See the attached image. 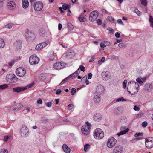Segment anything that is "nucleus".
I'll return each mask as SVG.
<instances>
[{"label":"nucleus","instance_id":"nucleus-44","mask_svg":"<svg viewBox=\"0 0 153 153\" xmlns=\"http://www.w3.org/2000/svg\"><path fill=\"white\" fill-rule=\"evenodd\" d=\"M69 78V76H68L65 79H64L59 84V85H61L65 83V82L67 81V79Z\"/></svg>","mask_w":153,"mask_h":153},{"label":"nucleus","instance_id":"nucleus-51","mask_svg":"<svg viewBox=\"0 0 153 153\" xmlns=\"http://www.w3.org/2000/svg\"><path fill=\"white\" fill-rule=\"evenodd\" d=\"M136 81L138 83L140 84H142L143 83V81L139 78H138L136 79Z\"/></svg>","mask_w":153,"mask_h":153},{"label":"nucleus","instance_id":"nucleus-36","mask_svg":"<svg viewBox=\"0 0 153 153\" xmlns=\"http://www.w3.org/2000/svg\"><path fill=\"white\" fill-rule=\"evenodd\" d=\"M140 1L142 5H144L145 6H147V1L146 0H140Z\"/></svg>","mask_w":153,"mask_h":153},{"label":"nucleus","instance_id":"nucleus-39","mask_svg":"<svg viewBox=\"0 0 153 153\" xmlns=\"http://www.w3.org/2000/svg\"><path fill=\"white\" fill-rule=\"evenodd\" d=\"M79 19L80 22H83L85 21V19L82 15L80 16L78 18Z\"/></svg>","mask_w":153,"mask_h":153},{"label":"nucleus","instance_id":"nucleus-61","mask_svg":"<svg viewBox=\"0 0 153 153\" xmlns=\"http://www.w3.org/2000/svg\"><path fill=\"white\" fill-rule=\"evenodd\" d=\"M108 30L110 31V33H113L114 32V30L112 28H108Z\"/></svg>","mask_w":153,"mask_h":153},{"label":"nucleus","instance_id":"nucleus-30","mask_svg":"<svg viewBox=\"0 0 153 153\" xmlns=\"http://www.w3.org/2000/svg\"><path fill=\"white\" fill-rule=\"evenodd\" d=\"M128 129L126 128L124 130L121 131L119 133H117V134L118 135V136H120L125 134L126 133L128 132Z\"/></svg>","mask_w":153,"mask_h":153},{"label":"nucleus","instance_id":"nucleus-64","mask_svg":"<svg viewBox=\"0 0 153 153\" xmlns=\"http://www.w3.org/2000/svg\"><path fill=\"white\" fill-rule=\"evenodd\" d=\"M62 7L63 9L65 10L67 9L68 7L67 5H62Z\"/></svg>","mask_w":153,"mask_h":153},{"label":"nucleus","instance_id":"nucleus-5","mask_svg":"<svg viewBox=\"0 0 153 153\" xmlns=\"http://www.w3.org/2000/svg\"><path fill=\"white\" fill-rule=\"evenodd\" d=\"M117 143L116 140L114 137H111L108 140L106 145L109 148H112Z\"/></svg>","mask_w":153,"mask_h":153},{"label":"nucleus","instance_id":"nucleus-2","mask_svg":"<svg viewBox=\"0 0 153 153\" xmlns=\"http://www.w3.org/2000/svg\"><path fill=\"white\" fill-rule=\"evenodd\" d=\"M25 38L29 41H33L35 39L34 33L29 31L28 29H27L25 31Z\"/></svg>","mask_w":153,"mask_h":153},{"label":"nucleus","instance_id":"nucleus-57","mask_svg":"<svg viewBox=\"0 0 153 153\" xmlns=\"http://www.w3.org/2000/svg\"><path fill=\"white\" fill-rule=\"evenodd\" d=\"M92 74L91 73H89L88 75V79H91L92 77Z\"/></svg>","mask_w":153,"mask_h":153},{"label":"nucleus","instance_id":"nucleus-15","mask_svg":"<svg viewBox=\"0 0 153 153\" xmlns=\"http://www.w3.org/2000/svg\"><path fill=\"white\" fill-rule=\"evenodd\" d=\"M7 6L8 9L10 10H13L15 9L16 5L14 2L11 1L7 3Z\"/></svg>","mask_w":153,"mask_h":153},{"label":"nucleus","instance_id":"nucleus-4","mask_svg":"<svg viewBox=\"0 0 153 153\" xmlns=\"http://www.w3.org/2000/svg\"><path fill=\"white\" fill-rule=\"evenodd\" d=\"M145 146L148 149L153 147V137H149L145 140Z\"/></svg>","mask_w":153,"mask_h":153},{"label":"nucleus","instance_id":"nucleus-46","mask_svg":"<svg viewBox=\"0 0 153 153\" xmlns=\"http://www.w3.org/2000/svg\"><path fill=\"white\" fill-rule=\"evenodd\" d=\"M125 101L126 100H125L123 97H120L119 98L116 100V102H117L119 101Z\"/></svg>","mask_w":153,"mask_h":153},{"label":"nucleus","instance_id":"nucleus-17","mask_svg":"<svg viewBox=\"0 0 153 153\" xmlns=\"http://www.w3.org/2000/svg\"><path fill=\"white\" fill-rule=\"evenodd\" d=\"M105 90L104 87L101 85H98L96 88V92L100 94H102L105 92Z\"/></svg>","mask_w":153,"mask_h":153},{"label":"nucleus","instance_id":"nucleus-40","mask_svg":"<svg viewBox=\"0 0 153 153\" xmlns=\"http://www.w3.org/2000/svg\"><path fill=\"white\" fill-rule=\"evenodd\" d=\"M8 86L7 84H4L0 85V89H4L7 88Z\"/></svg>","mask_w":153,"mask_h":153},{"label":"nucleus","instance_id":"nucleus-37","mask_svg":"<svg viewBox=\"0 0 153 153\" xmlns=\"http://www.w3.org/2000/svg\"><path fill=\"white\" fill-rule=\"evenodd\" d=\"M134 12L137 15L140 16L141 15V12L139 10L136 8H135Z\"/></svg>","mask_w":153,"mask_h":153},{"label":"nucleus","instance_id":"nucleus-42","mask_svg":"<svg viewBox=\"0 0 153 153\" xmlns=\"http://www.w3.org/2000/svg\"><path fill=\"white\" fill-rule=\"evenodd\" d=\"M34 84V83L33 82H32L30 84L26 86L25 87H24V88H26V89H27V88H31L33 86Z\"/></svg>","mask_w":153,"mask_h":153},{"label":"nucleus","instance_id":"nucleus-13","mask_svg":"<svg viewBox=\"0 0 153 153\" xmlns=\"http://www.w3.org/2000/svg\"><path fill=\"white\" fill-rule=\"evenodd\" d=\"M43 4L40 1L36 2L34 4V10L37 11H39L41 10L43 8Z\"/></svg>","mask_w":153,"mask_h":153},{"label":"nucleus","instance_id":"nucleus-34","mask_svg":"<svg viewBox=\"0 0 153 153\" xmlns=\"http://www.w3.org/2000/svg\"><path fill=\"white\" fill-rule=\"evenodd\" d=\"M5 43L3 39L0 38V48H3Z\"/></svg>","mask_w":153,"mask_h":153},{"label":"nucleus","instance_id":"nucleus-7","mask_svg":"<svg viewBox=\"0 0 153 153\" xmlns=\"http://www.w3.org/2000/svg\"><path fill=\"white\" fill-rule=\"evenodd\" d=\"M131 82H129L128 83L127 89L129 94H131L132 95H134L138 92V89L134 87H131V88H129V85H131Z\"/></svg>","mask_w":153,"mask_h":153},{"label":"nucleus","instance_id":"nucleus-60","mask_svg":"<svg viewBox=\"0 0 153 153\" xmlns=\"http://www.w3.org/2000/svg\"><path fill=\"white\" fill-rule=\"evenodd\" d=\"M117 22L119 24H121L122 25H124V24H123V22L120 19H119L117 20Z\"/></svg>","mask_w":153,"mask_h":153},{"label":"nucleus","instance_id":"nucleus-62","mask_svg":"<svg viewBox=\"0 0 153 153\" xmlns=\"http://www.w3.org/2000/svg\"><path fill=\"white\" fill-rule=\"evenodd\" d=\"M3 6V2L1 0H0V9Z\"/></svg>","mask_w":153,"mask_h":153},{"label":"nucleus","instance_id":"nucleus-43","mask_svg":"<svg viewBox=\"0 0 153 153\" xmlns=\"http://www.w3.org/2000/svg\"><path fill=\"white\" fill-rule=\"evenodd\" d=\"M111 59H114L116 60H117L119 59V57L118 56H116L114 55H112L111 56Z\"/></svg>","mask_w":153,"mask_h":153},{"label":"nucleus","instance_id":"nucleus-49","mask_svg":"<svg viewBox=\"0 0 153 153\" xmlns=\"http://www.w3.org/2000/svg\"><path fill=\"white\" fill-rule=\"evenodd\" d=\"M143 135V133H137L135 134L134 136L135 137H137L139 136H142Z\"/></svg>","mask_w":153,"mask_h":153},{"label":"nucleus","instance_id":"nucleus-23","mask_svg":"<svg viewBox=\"0 0 153 153\" xmlns=\"http://www.w3.org/2000/svg\"><path fill=\"white\" fill-rule=\"evenodd\" d=\"M110 45V43L108 41H104L101 42L100 44L101 48H104L107 46H108Z\"/></svg>","mask_w":153,"mask_h":153},{"label":"nucleus","instance_id":"nucleus-63","mask_svg":"<svg viewBox=\"0 0 153 153\" xmlns=\"http://www.w3.org/2000/svg\"><path fill=\"white\" fill-rule=\"evenodd\" d=\"M115 36L117 38H119L120 36V34L118 32H116L115 34Z\"/></svg>","mask_w":153,"mask_h":153},{"label":"nucleus","instance_id":"nucleus-16","mask_svg":"<svg viewBox=\"0 0 153 153\" xmlns=\"http://www.w3.org/2000/svg\"><path fill=\"white\" fill-rule=\"evenodd\" d=\"M98 16L97 12L96 11L92 12L90 14L89 20L91 21H94Z\"/></svg>","mask_w":153,"mask_h":153},{"label":"nucleus","instance_id":"nucleus-52","mask_svg":"<svg viewBox=\"0 0 153 153\" xmlns=\"http://www.w3.org/2000/svg\"><path fill=\"white\" fill-rule=\"evenodd\" d=\"M1 153H8V152L6 149H3L1 151Z\"/></svg>","mask_w":153,"mask_h":153},{"label":"nucleus","instance_id":"nucleus-50","mask_svg":"<svg viewBox=\"0 0 153 153\" xmlns=\"http://www.w3.org/2000/svg\"><path fill=\"white\" fill-rule=\"evenodd\" d=\"M119 47L120 48H123L124 47H126V45H125L123 43H119L118 45Z\"/></svg>","mask_w":153,"mask_h":153},{"label":"nucleus","instance_id":"nucleus-25","mask_svg":"<svg viewBox=\"0 0 153 153\" xmlns=\"http://www.w3.org/2000/svg\"><path fill=\"white\" fill-rule=\"evenodd\" d=\"M55 56V55L53 51H51L48 53V56L50 60H53Z\"/></svg>","mask_w":153,"mask_h":153},{"label":"nucleus","instance_id":"nucleus-20","mask_svg":"<svg viewBox=\"0 0 153 153\" xmlns=\"http://www.w3.org/2000/svg\"><path fill=\"white\" fill-rule=\"evenodd\" d=\"M62 149L64 152L66 153H70L71 151L70 149L68 147L66 144H63L62 146Z\"/></svg>","mask_w":153,"mask_h":153},{"label":"nucleus","instance_id":"nucleus-35","mask_svg":"<svg viewBox=\"0 0 153 153\" xmlns=\"http://www.w3.org/2000/svg\"><path fill=\"white\" fill-rule=\"evenodd\" d=\"M14 25L13 23H8L5 25V27L7 28L10 29L13 27Z\"/></svg>","mask_w":153,"mask_h":153},{"label":"nucleus","instance_id":"nucleus-38","mask_svg":"<svg viewBox=\"0 0 153 153\" xmlns=\"http://www.w3.org/2000/svg\"><path fill=\"white\" fill-rule=\"evenodd\" d=\"M127 121V118L125 117H121V119L120 120V122L121 123H125Z\"/></svg>","mask_w":153,"mask_h":153},{"label":"nucleus","instance_id":"nucleus-58","mask_svg":"<svg viewBox=\"0 0 153 153\" xmlns=\"http://www.w3.org/2000/svg\"><path fill=\"white\" fill-rule=\"evenodd\" d=\"M79 68H80L81 70V71H85V67L82 65H80V66H79Z\"/></svg>","mask_w":153,"mask_h":153},{"label":"nucleus","instance_id":"nucleus-29","mask_svg":"<svg viewBox=\"0 0 153 153\" xmlns=\"http://www.w3.org/2000/svg\"><path fill=\"white\" fill-rule=\"evenodd\" d=\"M79 70V69H78L75 72L71 74V75L69 76H69V77H72V78H74L75 77H76L77 75L79 74L78 73V71Z\"/></svg>","mask_w":153,"mask_h":153},{"label":"nucleus","instance_id":"nucleus-28","mask_svg":"<svg viewBox=\"0 0 153 153\" xmlns=\"http://www.w3.org/2000/svg\"><path fill=\"white\" fill-rule=\"evenodd\" d=\"M130 82H131V85H129V88H131V87H134L138 89L139 85L135 81H131Z\"/></svg>","mask_w":153,"mask_h":153},{"label":"nucleus","instance_id":"nucleus-27","mask_svg":"<svg viewBox=\"0 0 153 153\" xmlns=\"http://www.w3.org/2000/svg\"><path fill=\"white\" fill-rule=\"evenodd\" d=\"M22 41L21 40H18L16 41L14 43V45L15 47H16L20 48L22 47Z\"/></svg>","mask_w":153,"mask_h":153},{"label":"nucleus","instance_id":"nucleus-19","mask_svg":"<svg viewBox=\"0 0 153 153\" xmlns=\"http://www.w3.org/2000/svg\"><path fill=\"white\" fill-rule=\"evenodd\" d=\"M26 89V88H24V87H18L13 88V91L14 92L19 93L21 91H22Z\"/></svg>","mask_w":153,"mask_h":153},{"label":"nucleus","instance_id":"nucleus-18","mask_svg":"<svg viewBox=\"0 0 153 153\" xmlns=\"http://www.w3.org/2000/svg\"><path fill=\"white\" fill-rule=\"evenodd\" d=\"M123 150V147L120 145L115 146L113 151V153H121Z\"/></svg>","mask_w":153,"mask_h":153},{"label":"nucleus","instance_id":"nucleus-9","mask_svg":"<svg viewBox=\"0 0 153 153\" xmlns=\"http://www.w3.org/2000/svg\"><path fill=\"white\" fill-rule=\"evenodd\" d=\"M65 65V63L62 62H57L53 65V68L56 70H59L63 68Z\"/></svg>","mask_w":153,"mask_h":153},{"label":"nucleus","instance_id":"nucleus-54","mask_svg":"<svg viewBox=\"0 0 153 153\" xmlns=\"http://www.w3.org/2000/svg\"><path fill=\"white\" fill-rule=\"evenodd\" d=\"M147 125V123L146 121H144L142 123V126L143 127H146Z\"/></svg>","mask_w":153,"mask_h":153},{"label":"nucleus","instance_id":"nucleus-22","mask_svg":"<svg viewBox=\"0 0 153 153\" xmlns=\"http://www.w3.org/2000/svg\"><path fill=\"white\" fill-rule=\"evenodd\" d=\"M48 43V42H45L38 44L36 48H44L45 47Z\"/></svg>","mask_w":153,"mask_h":153},{"label":"nucleus","instance_id":"nucleus-10","mask_svg":"<svg viewBox=\"0 0 153 153\" xmlns=\"http://www.w3.org/2000/svg\"><path fill=\"white\" fill-rule=\"evenodd\" d=\"M16 74L19 76H23L26 74V70L23 68H19L16 70Z\"/></svg>","mask_w":153,"mask_h":153},{"label":"nucleus","instance_id":"nucleus-53","mask_svg":"<svg viewBox=\"0 0 153 153\" xmlns=\"http://www.w3.org/2000/svg\"><path fill=\"white\" fill-rule=\"evenodd\" d=\"M10 137L9 136H6L4 137L3 140L4 141H7V140L9 139V138Z\"/></svg>","mask_w":153,"mask_h":153},{"label":"nucleus","instance_id":"nucleus-55","mask_svg":"<svg viewBox=\"0 0 153 153\" xmlns=\"http://www.w3.org/2000/svg\"><path fill=\"white\" fill-rule=\"evenodd\" d=\"M42 101L41 99H38L37 102V103L39 104H42Z\"/></svg>","mask_w":153,"mask_h":153},{"label":"nucleus","instance_id":"nucleus-26","mask_svg":"<svg viewBox=\"0 0 153 153\" xmlns=\"http://www.w3.org/2000/svg\"><path fill=\"white\" fill-rule=\"evenodd\" d=\"M74 55L75 54L74 52L73 51H71L66 52L63 55L64 56H66L67 57L69 56L70 57H72V56H74Z\"/></svg>","mask_w":153,"mask_h":153},{"label":"nucleus","instance_id":"nucleus-3","mask_svg":"<svg viewBox=\"0 0 153 153\" xmlns=\"http://www.w3.org/2000/svg\"><path fill=\"white\" fill-rule=\"evenodd\" d=\"M7 81L10 83H15L17 81V78L16 75L13 74H9L6 76Z\"/></svg>","mask_w":153,"mask_h":153},{"label":"nucleus","instance_id":"nucleus-11","mask_svg":"<svg viewBox=\"0 0 153 153\" xmlns=\"http://www.w3.org/2000/svg\"><path fill=\"white\" fill-rule=\"evenodd\" d=\"M101 75L102 79L105 81L108 80L111 76L110 72L108 71L103 72H102Z\"/></svg>","mask_w":153,"mask_h":153},{"label":"nucleus","instance_id":"nucleus-8","mask_svg":"<svg viewBox=\"0 0 153 153\" xmlns=\"http://www.w3.org/2000/svg\"><path fill=\"white\" fill-rule=\"evenodd\" d=\"M23 107V105L22 103H17L15 104L13 106L10 107V111H17L21 109Z\"/></svg>","mask_w":153,"mask_h":153},{"label":"nucleus","instance_id":"nucleus-48","mask_svg":"<svg viewBox=\"0 0 153 153\" xmlns=\"http://www.w3.org/2000/svg\"><path fill=\"white\" fill-rule=\"evenodd\" d=\"M74 105L73 104H69L68 106V108L69 110H71L74 107Z\"/></svg>","mask_w":153,"mask_h":153},{"label":"nucleus","instance_id":"nucleus-41","mask_svg":"<svg viewBox=\"0 0 153 153\" xmlns=\"http://www.w3.org/2000/svg\"><path fill=\"white\" fill-rule=\"evenodd\" d=\"M108 19L111 22L113 23L114 22V19L111 16H108Z\"/></svg>","mask_w":153,"mask_h":153},{"label":"nucleus","instance_id":"nucleus-31","mask_svg":"<svg viewBox=\"0 0 153 153\" xmlns=\"http://www.w3.org/2000/svg\"><path fill=\"white\" fill-rule=\"evenodd\" d=\"M91 148V145L88 144H85L84 147V151L85 152H88Z\"/></svg>","mask_w":153,"mask_h":153},{"label":"nucleus","instance_id":"nucleus-14","mask_svg":"<svg viewBox=\"0 0 153 153\" xmlns=\"http://www.w3.org/2000/svg\"><path fill=\"white\" fill-rule=\"evenodd\" d=\"M81 131L84 135H88L90 133V127L88 126H83L82 127Z\"/></svg>","mask_w":153,"mask_h":153},{"label":"nucleus","instance_id":"nucleus-56","mask_svg":"<svg viewBox=\"0 0 153 153\" xmlns=\"http://www.w3.org/2000/svg\"><path fill=\"white\" fill-rule=\"evenodd\" d=\"M134 110L138 111L140 110V108L137 106L135 105L134 107Z\"/></svg>","mask_w":153,"mask_h":153},{"label":"nucleus","instance_id":"nucleus-32","mask_svg":"<svg viewBox=\"0 0 153 153\" xmlns=\"http://www.w3.org/2000/svg\"><path fill=\"white\" fill-rule=\"evenodd\" d=\"M94 100L95 102H99L100 101V96L97 95L95 96L94 97Z\"/></svg>","mask_w":153,"mask_h":153},{"label":"nucleus","instance_id":"nucleus-21","mask_svg":"<svg viewBox=\"0 0 153 153\" xmlns=\"http://www.w3.org/2000/svg\"><path fill=\"white\" fill-rule=\"evenodd\" d=\"M29 5V3L28 0H22V5L24 8H27Z\"/></svg>","mask_w":153,"mask_h":153},{"label":"nucleus","instance_id":"nucleus-47","mask_svg":"<svg viewBox=\"0 0 153 153\" xmlns=\"http://www.w3.org/2000/svg\"><path fill=\"white\" fill-rule=\"evenodd\" d=\"M76 90L75 88H73L71 89V94L72 95H73L74 93L76 92Z\"/></svg>","mask_w":153,"mask_h":153},{"label":"nucleus","instance_id":"nucleus-12","mask_svg":"<svg viewBox=\"0 0 153 153\" xmlns=\"http://www.w3.org/2000/svg\"><path fill=\"white\" fill-rule=\"evenodd\" d=\"M28 130L26 126L22 127L20 129V134L21 136L23 137H27L28 134Z\"/></svg>","mask_w":153,"mask_h":153},{"label":"nucleus","instance_id":"nucleus-24","mask_svg":"<svg viewBox=\"0 0 153 153\" xmlns=\"http://www.w3.org/2000/svg\"><path fill=\"white\" fill-rule=\"evenodd\" d=\"M102 118L101 115L99 114H96L94 116V119L95 121H99L101 120Z\"/></svg>","mask_w":153,"mask_h":153},{"label":"nucleus","instance_id":"nucleus-6","mask_svg":"<svg viewBox=\"0 0 153 153\" xmlns=\"http://www.w3.org/2000/svg\"><path fill=\"white\" fill-rule=\"evenodd\" d=\"M39 61V58L37 57L35 55H33L29 58V62L32 65H36L38 63Z\"/></svg>","mask_w":153,"mask_h":153},{"label":"nucleus","instance_id":"nucleus-45","mask_svg":"<svg viewBox=\"0 0 153 153\" xmlns=\"http://www.w3.org/2000/svg\"><path fill=\"white\" fill-rule=\"evenodd\" d=\"M127 81L126 80H125L123 83V88H125L126 86V83Z\"/></svg>","mask_w":153,"mask_h":153},{"label":"nucleus","instance_id":"nucleus-33","mask_svg":"<svg viewBox=\"0 0 153 153\" xmlns=\"http://www.w3.org/2000/svg\"><path fill=\"white\" fill-rule=\"evenodd\" d=\"M149 20L151 27L153 28V17L151 16H150Z\"/></svg>","mask_w":153,"mask_h":153},{"label":"nucleus","instance_id":"nucleus-59","mask_svg":"<svg viewBox=\"0 0 153 153\" xmlns=\"http://www.w3.org/2000/svg\"><path fill=\"white\" fill-rule=\"evenodd\" d=\"M46 105L47 107H51L52 105V103L51 102L46 103Z\"/></svg>","mask_w":153,"mask_h":153},{"label":"nucleus","instance_id":"nucleus-1","mask_svg":"<svg viewBox=\"0 0 153 153\" xmlns=\"http://www.w3.org/2000/svg\"><path fill=\"white\" fill-rule=\"evenodd\" d=\"M104 134L102 129L98 128L95 129L93 133L94 137L96 139L100 140L103 138Z\"/></svg>","mask_w":153,"mask_h":153}]
</instances>
